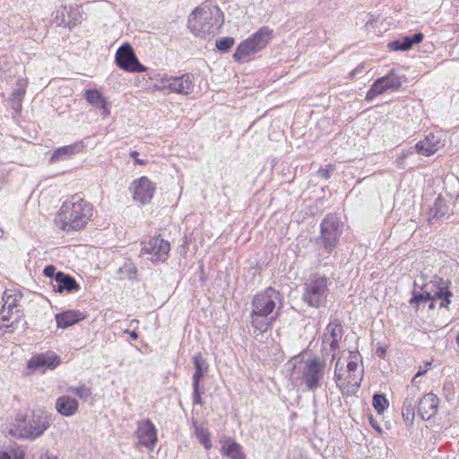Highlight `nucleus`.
Segmentation results:
<instances>
[{"instance_id":"nucleus-1","label":"nucleus","mask_w":459,"mask_h":459,"mask_svg":"<svg viewBox=\"0 0 459 459\" xmlns=\"http://www.w3.org/2000/svg\"><path fill=\"white\" fill-rule=\"evenodd\" d=\"M283 306L282 294L268 287L256 293L251 301L250 324L254 337L259 340L272 326Z\"/></svg>"},{"instance_id":"nucleus-2","label":"nucleus","mask_w":459,"mask_h":459,"mask_svg":"<svg viewBox=\"0 0 459 459\" xmlns=\"http://www.w3.org/2000/svg\"><path fill=\"white\" fill-rule=\"evenodd\" d=\"M224 15L221 10L212 3L203 4L190 14L188 27L197 37L211 39L220 32Z\"/></svg>"},{"instance_id":"nucleus-3","label":"nucleus","mask_w":459,"mask_h":459,"mask_svg":"<svg viewBox=\"0 0 459 459\" xmlns=\"http://www.w3.org/2000/svg\"><path fill=\"white\" fill-rule=\"evenodd\" d=\"M325 356L307 359H294L291 363V377L308 391H316L323 385L325 377Z\"/></svg>"},{"instance_id":"nucleus-4","label":"nucleus","mask_w":459,"mask_h":459,"mask_svg":"<svg viewBox=\"0 0 459 459\" xmlns=\"http://www.w3.org/2000/svg\"><path fill=\"white\" fill-rule=\"evenodd\" d=\"M92 205L82 197L74 195L65 200L59 210L62 230L67 232L79 230L86 226L92 216Z\"/></svg>"},{"instance_id":"nucleus-5","label":"nucleus","mask_w":459,"mask_h":459,"mask_svg":"<svg viewBox=\"0 0 459 459\" xmlns=\"http://www.w3.org/2000/svg\"><path fill=\"white\" fill-rule=\"evenodd\" d=\"M22 418L17 417L16 423L10 426L8 432L13 437L34 440L50 427V418L44 411H33L28 420Z\"/></svg>"},{"instance_id":"nucleus-6","label":"nucleus","mask_w":459,"mask_h":459,"mask_svg":"<svg viewBox=\"0 0 459 459\" xmlns=\"http://www.w3.org/2000/svg\"><path fill=\"white\" fill-rule=\"evenodd\" d=\"M329 282V278L325 275H313L304 284L303 301L315 308L325 306L330 292Z\"/></svg>"},{"instance_id":"nucleus-7","label":"nucleus","mask_w":459,"mask_h":459,"mask_svg":"<svg viewBox=\"0 0 459 459\" xmlns=\"http://www.w3.org/2000/svg\"><path fill=\"white\" fill-rule=\"evenodd\" d=\"M22 296L20 294L5 291L2 298L3 306L0 311V318L3 324L1 328L8 329L6 332H13L17 328L18 324L23 316L20 300Z\"/></svg>"},{"instance_id":"nucleus-8","label":"nucleus","mask_w":459,"mask_h":459,"mask_svg":"<svg viewBox=\"0 0 459 459\" xmlns=\"http://www.w3.org/2000/svg\"><path fill=\"white\" fill-rule=\"evenodd\" d=\"M342 232V225L334 214H328L320 223V237L317 243H321L324 248L332 252L336 247Z\"/></svg>"},{"instance_id":"nucleus-9","label":"nucleus","mask_w":459,"mask_h":459,"mask_svg":"<svg viewBox=\"0 0 459 459\" xmlns=\"http://www.w3.org/2000/svg\"><path fill=\"white\" fill-rule=\"evenodd\" d=\"M343 335V329L338 318L332 317L322 335V354L331 356L332 360L336 357V351L340 349V342Z\"/></svg>"},{"instance_id":"nucleus-10","label":"nucleus","mask_w":459,"mask_h":459,"mask_svg":"<svg viewBox=\"0 0 459 459\" xmlns=\"http://www.w3.org/2000/svg\"><path fill=\"white\" fill-rule=\"evenodd\" d=\"M115 59L117 65L126 72L142 73L147 70V67L139 62L129 43H125L118 48Z\"/></svg>"},{"instance_id":"nucleus-11","label":"nucleus","mask_w":459,"mask_h":459,"mask_svg":"<svg viewBox=\"0 0 459 459\" xmlns=\"http://www.w3.org/2000/svg\"><path fill=\"white\" fill-rule=\"evenodd\" d=\"M162 89H168L170 92L189 95L194 91V75L186 73L179 76L164 77L160 81Z\"/></svg>"},{"instance_id":"nucleus-12","label":"nucleus","mask_w":459,"mask_h":459,"mask_svg":"<svg viewBox=\"0 0 459 459\" xmlns=\"http://www.w3.org/2000/svg\"><path fill=\"white\" fill-rule=\"evenodd\" d=\"M141 254L150 255L149 258L152 263H163L168 259L170 250V244L159 237L151 238L148 242L142 244Z\"/></svg>"},{"instance_id":"nucleus-13","label":"nucleus","mask_w":459,"mask_h":459,"mask_svg":"<svg viewBox=\"0 0 459 459\" xmlns=\"http://www.w3.org/2000/svg\"><path fill=\"white\" fill-rule=\"evenodd\" d=\"M195 372L193 374V403L203 405L202 394L204 390L200 386V381L208 370V364L201 355H195L193 358Z\"/></svg>"},{"instance_id":"nucleus-14","label":"nucleus","mask_w":459,"mask_h":459,"mask_svg":"<svg viewBox=\"0 0 459 459\" xmlns=\"http://www.w3.org/2000/svg\"><path fill=\"white\" fill-rule=\"evenodd\" d=\"M130 189L134 201L141 204H147L153 197L155 185L147 177H142L132 183Z\"/></svg>"},{"instance_id":"nucleus-15","label":"nucleus","mask_w":459,"mask_h":459,"mask_svg":"<svg viewBox=\"0 0 459 459\" xmlns=\"http://www.w3.org/2000/svg\"><path fill=\"white\" fill-rule=\"evenodd\" d=\"M139 444L152 450L157 442V433L154 424L146 419L138 422L136 430Z\"/></svg>"},{"instance_id":"nucleus-16","label":"nucleus","mask_w":459,"mask_h":459,"mask_svg":"<svg viewBox=\"0 0 459 459\" xmlns=\"http://www.w3.org/2000/svg\"><path fill=\"white\" fill-rule=\"evenodd\" d=\"M439 399L438 397L429 393L422 396L418 403V415L423 420H429L433 418L438 411Z\"/></svg>"},{"instance_id":"nucleus-17","label":"nucleus","mask_w":459,"mask_h":459,"mask_svg":"<svg viewBox=\"0 0 459 459\" xmlns=\"http://www.w3.org/2000/svg\"><path fill=\"white\" fill-rule=\"evenodd\" d=\"M408 396L404 399L402 407L403 420L407 427H411L415 417V404L417 388L414 386L407 388Z\"/></svg>"},{"instance_id":"nucleus-18","label":"nucleus","mask_w":459,"mask_h":459,"mask_svg":"<svg viewBox=\"0 0 459 459\" xmlns=\"http://www.w3.org/2000/svg\"><path fill=\"white\" fill-rule=\"evenodd\" d=\"M54 290L57 292L66 291L68 293L77 292L80 290L79 284L71 275L58 271L56 274V281L53 284Z\"/></svg>"},{"instance_id":"nucleus-19","label":"nucleus","mask_w":459,"mask_h":459,"mask_svg":"<svg viewBox=\"0 0 459 459\" xmlns=\"http://www.w3.org/2000/svg\"><path fill=\"white\" fill-rule=\"evenodd\" d=\"M55 407L62 416L71 417L77 412L79 403L69 395H62L56 399Z\"/></svg>"},{"instance_id":"nucleus-20","label":"nucleus","mask_w":459,"mask_h":459,"mask_svg":"<svg viewBox=\"0 0 459 459\" xmlns=\"http://www.w3.org/2000/svg\"><path fill=\"white\" fill-rule=\"evenodd\" d=\"M438 148L439 139L433 134H427L423 140L418 142L414 146V149L418 153L427 157L433 155L437 152Z\"/></svg>"},{"instance_id":"nucleus-21","label":"nucleus","mask_w":459,"mask_h":459,"mask_svg":"<svg viewBox=\"0 0 459 459\" xmlns=\"http://www.w3.org/2000/svg\"><path fill=\"white\" fill-rule=\"evenodd\" d=\"M424 38L423 33L417 32L411 36L402 37L396 40L389 43V48L393 51H406L411 48L414 44H418L422 41Z\"/></svg>"},{"instance_id":"nucleus-22","label":"nucleus","mask_w":459,"mask_h":459,"mask_svg":"<svg viewBox=\"0 0 459 459\" xmlns=\"http://www.w3.org/2000/svg\"><path fill=\"white\" fill-rule=\"evenodd\" d=\"M60 364V358L56 354L51 355H38L31 358L28 362V368L38 369L41 367L48 368H55Z\"/></svg>"},{"instance_id":"nucleus-23","label":"nucleus","mask_w":459,"mask_h":459,"mask_svg":"<svg viewBox=\"0 0 459 459\" xmlns=\"http://www.w3.org/2000/svg\"><path fill=\"white\" fill-rule=\"evenodd\" d=\"M221 455L230 459H246V455L242 450V446L231 438L221 441Z\"/></svg>"},{"instance_id":"nucleus-24","label":"nucleus","mask_w":459,"mask_h":459,"mask_svg":"<svg viewBox=\"0 0 459 459\" xmlns=\"http://www.w3.org/2000/svg\"><path fill=\"white\" fill-rule=\"evenodd\" d=\"M83 148L82 143H75L74 144L65 145L57 148L54 151L50 157V161L55 163L62 160H65L75 153L80 152Z\"/></svg>"},{"instance_id":"nucleus-25","label":"nucleus","mask_w":459,"mask_h":459,"mask_svg":"<svg viewBox=\"0 0 459 459\" xmlns=\"http://www.w3.org/2000/svg\"><path fill=\"white\" fill-rule=\"evenodd\" d=\"M85 318L83 313L78 310H67L56 315L57 326L66 328Z\"/></svg>"},{"instance_id":"nucleus-26","label":"nucleus","mask_w":459,"mask_h":459,"mask_svg":"<svg viewBox=\"0 0 459 459\" xmlns=\"http://www.w3.org/2000/svg\"><path fill=\"white\" fill-rule=\"evenodd\" d=\"M413 284L415 288H418L422 292L428 290L430 296H435V292L439 287H445L444 281L437 276H435L429 282H426L425 277L420 275L414 280Z\"/></svg>"},{"instance_id":"nucleus-27","label":"nucleus","mask_w":459,"mask_h":459,"mask_svg":"<svg viewBox=\"0 0 459 459\" xmlns=\"http://www.w3.org/2000/svg\"><path fill=\"white\" fill-rule=\"evenodd\" d=\"M256 52L258 51L256 50L255 47H254L251 39L248 38L238 45L236 52L233 55V58L236 61L244 62L247 61L251 55Z\"/></svg>"},{"instance_id":"nucleus-28","label":"nucleus","mask_w":459,"mask_h":459,"mask_svg":"<svg viewBox=\"0 0 459 459\" xmlns=\"http://www.w3.org/2000/svg\"><path fill=\"white\" fill-rule=\"evenodd\" d=\"M272 32L273 30L268 27H262L252 37L249 38L257 51H260L265 48L269 42V39H271Z\"/></svg>"},{"instance_id":"nucleus-29","label":"nucleus","mask_w":459,"mask_h":459,"mask_svg":"<svg viewBox=\"0 0 459 459\" xmlns=\"http://www.w3.org/2000/svg\"><path fill=\"white\" fill-rule=\"evenodd\" d=\"M447 212V205L444 199L437 197L433 206L429 211L428 220L432 222L433 220L443 217Z\"/></svg>"},{"instance_id":"nucleus-30","label":"nucleus","mask_w":459,"mask_h":459,"mask_svg":"<svg viewBox=\"0 0 459 459\" xmlns=\"http://www.w3.org/2000/svg\"><path fill=\"white\" fill-rule=\"evenodd\" d=\"M193 427L195 429V435L198 439L199 443L204 446L206 450L211 449L212 442L210 439V432L207 429L198 424L197 421H193Z\"/></svg>"},{"instance_id":"nucleus-31","label":"nucleus","mask_w":459,"mask_h":459,"mask_svg":"<svg viewBox=\"0 0 459 459\" xmlns=\"http://www.w3.org/2000/svg\"><path fill=\"white\" fill-rule=\"evenodd\" d=\"M53 22L56 26H71L75 25V22H72L70 19L69 11L65 6H61L59 9L56 11L55 17L53 18Z\"/></svg>"},{"instance_id":"nucleus-32","label":"nucleus","mask_w":459,"mask_h":459,"mask_svg":"<svg viewBox=\"0 0 459 459\" xmlns=\"http://www.w3.org/2000/svg\"><path fill=\"white\" fill-rule=\"evenodd\" d=\"M353 358L355 359L349 361L347 364L349 377L351 378L349 380V382L351 384V385L356 386L358 388L360 385L362 377L360 374L356 375V372L359 368L358 361H357V359H358L357 355H354Z\"/></svg>"},{"instance_id":"nucleus-33","label":"nucleus","mask_w":459,"mask_h":459,"mask_svg":"<svg viewBox=\"0 0 459 459\" xmlns=\"http://www.w3.org/2000/svg\"><path fill=\"white\" fill-rule=\"evenodd\" d=\"M84 97L90 104L97 108L105 106L106 99L103 98L101 93L96 89L85 91Z\"/></svg>"},{"instance_id":"nucleus-34","label":"nucleus","mask_w":459,"mask_h":459,"mask_svg":"<svg viewBox=\"0 0 459 459\" xmlns=\"http://www.w3.org/2000/svg\"><path fill=\"white\" fill-rule=\"evenodd\" d=\"M381 78L385 80L384 85L386 90H398L402 86L401 77L396 74L394 69Z\"/></svg>"},{"instance_id":"nucleus-35","label":"nucleus","mask_w":459,"mask_h":459,"mask_svg":"<svg viewBox=\"0 0 459 459\" xmlns=\"http://www.w3.org/2000/svg\"><path fill=\"white\" fill-rule=\"evenodd\" d=\"M66 392L76 395L79 399L84 402L87 401L91 396L92 394L91 389L84 384H82L77 386H68L66 388Z\"/></svg>"},{"instance_id":"nucleus-36","label":"nucleus","mask_w":459,"mask_h":459,"mask_svg":"<svg viewBox=\"0 0 459 459\" xmlns=\"http://www.w3.org/2000/svg\"><path fill=\"white\" fill-rule=\"evenodd\" d=\"M428 300H436L435 296H430L429 292L428 290H425L422 292L418 288L414 287V290L412 291V298L410 300V304L411 306L418 307L420 302H426Z\"/></svg>"},{"instance_id":"nucleus-37","label":"nucleus","mask_w":459,"mask_h":459,"mask_svg":"<svg viewBox=\"0 0 459 459\" xmlns=\"http://www.w3.org/2000/svg\"><path fill=\"white\" fill-rule=\"evenodd\" d=\"M385 80L381 77L375 81V82L371 85L370 89L367 92L366 100H373L376 96L382 94L386 91L384 85Z\"/></svg>"},{"instance_id":"nucleus-38","label":"nucleus","mask_w":459,"mask_h":459,"mask_svg":"<svg viewBox=\"0 0 459 459\" xmlns=\"http://www.w3.org/2000/svg\"><path fill=\"white\" fill-rule=\"evenodd\" d=\"M388 405L389 403L384 394H375L373 395V407L378 414L383 413Z\"/></svg>"},{"instance_id":"nucleus-39","label":"nucleus","mask_w":459,"mask_h":459,"mask_svg":"<svg viewBox=\"0 0 459 459\" xmlns=\"http://www.w3.org/2000/svg\"><path fill=\"white\" fill-rule=\"evenodd\" d=\"M452 296V293L448 290L447 286L439 287L438 290L435 292L436 300L443 299L441 303V307H447L450 304L449 298Z\"/></svg>"},{"instance_id":"nucleus-40","label":"nucleus","mask_w":459,"mask_h":459,"mask_svg":"<svg viewBox=\"0 0 459 459\" xmlns=\"http://www.w3.org/2000/svg\"><path fill=\"white\" fill-rule=\"evenodd\" d=\"M25 95V89L21 85L19 88L13 91L10 100L13 102V107L15 109L21 108V103Z\"/></svg>"},{"instance_id":"nucleus-41","label":"nucleus","mask_w":459,"mask_h":459,"mask_svg":"<svg viewBox=\"0 0 459 459\" xmlns=\"http://www.w3.org/2000/svg\"><path fill=\"white\" fill-rule=\"evenodd\" d=\"M235 43V40L231 37L221 38L216 40V47L219 50L226 52L230 49Z\"/></svg>"},{"instance_id":"nucleus-42","label":"nucleus","mask_w":459,"mask_h":459,"mask_svg":"<svg viewBox=\"0 0 459 459\" xmlns=\"http://www.w3.org/2000/svg\"><path fill=\"white\" fill-rule=\"evenodd\" d=\"M24 454L22 451L11 450L7 451H0V459H23Z\"/></svg>"},{"instance_id":"nucleus-43","label":"nucleus","mask_w":459,"mask_h":459,"mask_svg":"<svg viewBox=\"0 0 459 459\" xmlns=\"http://www.w3.org/2000/svg\"><path fill=\"white\" fill-rule=\"evenodd\" d=\"M332 171H333V167L331 165L327 166L326 168H320L317 170V176L319 178L328 179L331 177Z\"/></svg>"},{"instance_id":"nucleus-44","label":"nucleus","mask_w":459,"mask_h":459,"mask_svg":"<svg viewBox=\"0 0 459 459\" xmlns=\"http://www.w3.org/2000/svg\"><path fill=\"white\" fill-rule=\"evenodd\" d=\"M56 268L52 264L47 265L43 270L44 275L48 278H53L54 281H56Z\"/></svg>"},{"instance_id":"nucleus-45","label":"nucleus","mask_w":459,"mask_h":459,"mask_svg":"<svg viewBox=\"0 0 459 459\" xmlns=\"http://www.w3.org/2000/svg\"><path fill=\"white\" fill-rule=\"evenodd\" d=\"M138 156H139V153L136 151H133V152H130V157L134 160L136 164L146 165L147 164V160H143V159H139Z\"/></svg>"},{"instance_id":"nucleus-46","label":"nucleus","mask_w":459,"mask_h":459,"mask_svg":"<svg viewBox=\"0 0 459 459\" xmlns=\"http://www.w3.org/2000/svg\"><path fill=\"white\" fill-rule=\"evenodd\" d=\"M343 365H341L340 360L336 362L335 365V372H334V377L337 380H340L342 378L341 370H342Z\"/></svg>"},{"instance_id":"nucleus-47","label":"nucleus","mask_w":459,"mask_h":459,"mask_svg":"<svg viewBox=\"0 0 459 459\" xmlns=\"http://www.w3.org/2000/svg\"><path fill=\"white\" fill-rule=\"evenodd\" d=\"M364 68H365L364 65H362V64L359 65L355 69L351 71V73L349 74L350 78H354L355 75L357 74H359L360 72H362V70H364Z\"/></svg>"},{"instance_id":"nucleus-48","label":"nucleus","mask_w":459,"mask_h":459,"mask_svg":"<svg viewBox=\"0 0 459 459\" xmlns=\"http://www.w3.org/2000/svg\"><path fill=\"white\" fill-rule=\"evenodd\" d=\"M39 459H57V457L50 455L48 453V451H44L40 454V456Z\"/></svg>"},{"instance_id":"nucleus-49","label":"nucleus","mask_w":459,"mask_h":459,"mask_svg":"<svg viewBox=\"0 0 459 459\" xmlns=\"http://www.w3.org/2000/svg\"><path fill=\"white\" fill-rule=\"evenodd\" d=\"M99 108H100L102 110L103 117H106L109 114V109L108 108L107 100L105 101V106L100 107Z\"/></svg>"},{"instance_id":"nucleus-50","label":"nucleus","mask_w":459,"mask_h":459,"mask_svg":"<svg viewBox=\"0 0 459 459\" xmlns=\"http://www.w3.org/2000/svg\"><path fill=\"white\" fill-rule=\"evenodd\" d=\"M130 337L133 339V340H136L138 338V334L135 331H132L130 333Z\"/></svg>"},{"instance_id":"nucleus-51","label":"nucleus","mask_w":459,"mask_h":459,"mask_svg":"<svg viewBox=\"0 0 459 459\" xmlns=\"http://www.w3.org/2000/svg\"><path fill=\"white\" fill-rule=\"evenodd\" d=\"M455 342H456L457 347L459 348V331H458V333L455 338Z\"/></svg>"},{"instance_id":"nucleus-52","label":"nucleus","mask_w":459,"mask_h":459,"mask_svg":"<svg viewBox=\"0 0 459 459\" xmlns=\"http://www.w3.org/2000/svg\"><path fill=\"white\" fill-rule=\"evenodd\" d=\"M424 373H425V371H419V372L415 375L414 378H416V377H420V376L423 375Z\"/></svg>"},{"instance_id":"nucleus-53","label":"nucleus","mask_w":459,"mask_h":459,"mask_svg":"<svg viewBox=\"0 0 459 459\" xmlns=\"http://www.w3.org/2000/svg\"><path fill=\"white\" fill-rule=\"evenodd\" d=\"M372 428H375V429H379V428H378V427L377 428V424H373V423H372Z\"/></svg>"},{"instance_id":"nucleus-54","label":"nucleus","mask_w":459,"mask_h":459,"mask_svg":"<svg viewBox=\"0 0 459 459\" xmlns=\"http://www.w3.org/2000/svg\"><path fill=\"white\" fill-rule=\"evenodd\" d=\"M372 428H375V429H379V428H378V427L377 428V424H373V423H372Z\"/></svg>"}]
</instances>
